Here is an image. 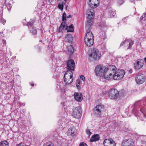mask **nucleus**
Segmentation results:
<instances>
[{
	"label": "nucleus",
	"instance_id": "e433bc0d",
	"mask_svg": "<svg viewBox=\"0 0 146 146\" xmlns=\"http://www.w3.org/2000/svg\"><path fill=\"white\" fill-rule=\"evenodd\" d=\"M127 40H125L124 41H123L121 43L120 46L121 47L125 43H127Z\"/></svg>",
	"mask_w": 146,
	"mask_h": 146
},
{
	"label": "nucleus",
	"instance_id": "f8f14e48",
	"mask_svg": "<svg viewBox=\"0 0 146 146\" xmlns=\"http://www.w3.org/2000/svg\"><path fill=\"white\" fill-rule=\"evenodd\" d=\"M33 21H32L31 22V21L28 22L27 25L29 28V30L30 32L33 34V35H35L36 34L37 30L35 27H34L33 26Z\"/></svg>",
	"mask_w": 146,
	"mask_h": 146
},
{
	"label": "nucleus",
	"instance_id": "603ef678",
	"mask_svg": "<svg viewBox=\"0 0 146 146\" xmlns=\"http://www.w3.org/2000/svg\"><path fill=\"white\" fill-rule=\"evenodd\" d=\"M22 105L23 106H25V104H22Z\"/></svg>",
	"mask_w": 146,
	"mask_h": 146
},
{
	"label": "nucleus",
	"instance_id": "dca6fc26",
	"mask_svg": "<svg viewBox=\"0 0 146 146\" xmlns=\"http://www.w3.org/2000/svg\"><path fill=\"white\" fill-rule=\"evenodd\" d=\"M76 130L74 127H71L68 130L67 134L69 136L73 137L76 134Z\"/></svg>",
	"mask_w": 146,
	"mask_h": 146
},
{
	"label": "nucleus",
	"instance_id": "7ed1b4c3",
	"mask_svg": "<svg viewBox=\"0 0 146 146\" xmlns=\"http://www.w3.org/2000/svg\"><path fill=\"white\" fill-rule=\"evenodd\" d=\"M86 13L88 15L87 19V23L86 24V27L89 25H92L94 22V18L95 14L94 11L92 9H88L86 11Z\"/></svg>",
	"mask_w": 146,
	"mask_h": 146
},
{
	"label": "nucleus",
	"instance_id": "9b49d317",
	"mask_svg": "<svg viewBox=\"0 0 146 146\" xmlns=\"http://www.w3.org/2000/svg\"><path fill=\"white\" fill-rule=\"evenodd\" d=\"M103 144L104 146H115L116 145L115 142L111 138L105 139Z\"/></svg>",
	"mask_w": 146,
	"mask_h": 146
},
{
	"label": "nucleus",
	"instance_id": "cd10ccee",
	"mask_svg": "<svg viewBox=\"0 0 146 146\" xmlns=\"http://www.w3.org/2000/svg\"><path fill=\"white\" fill-rule=\"evenodd\" d=\"M60 3L58 5V8L61 9V10H62L63 9V5L65 4V3H63V1H60H60H59Z\"/></svg>",
	"mask_w": 146,
	"mask_h": 146
},
{
	"label": "nucleus",
	"instance_id": "a19ab883",
	"mask_svg": "<svg viewBox=\"0 0 146 146\" xmlns=\"http://www.w3.org/2000/svg\"><path fill=\"white\" fill-rule=\"evenodd\" d=\"M16 146H23V145H22V144L21 143H20L19 144H17Z\"/></svg>",
	"mask_w": 146,
	"mask_h": 146
},
{
	"label": "nucleus",
	"instance_id": "f704fd0d",
	"mask_svg": "<svg viewBox=\"0 0 146 146\" xmlns=\"http://www.w3.org/2000/svg\"><path fill=\"white\" fill-rule=\"evenodd\" d=\"M86 133L89 136H90L91 134H92V133L90 131L89 129H86Z\"/></svg>",
	"mask_w": 146,
	"mask_h": 146
},
{
	"label": "nucleus",
	"instance_id": "f257e3e1",
	"mask_svg": "<svg viewBox=\"0 0 146 146\" xmlns=\"http://www.w3.org/2000/svg\"><path fill=\"white\" fill-rule=\"evenodd\" d=\"M116 70V67L113 65H110L105 68L104 70L105 78L107 80L113 78Z\"/></svg>",
	"mask_w": 146,
	"mask_h": 146
},
{
	"label": "nucleus",
	"instance_id": "8fccbe9b",
	"mask_svg": "<svg viewBox=\"0 0 146 146\" xmlns=\"http://www.w3.org/2000/svg\"><path fill=\"white\" fill-rule=\"evenodd\" d=\"M145 62H146V57L145 58Z\"/></svg>",
	"mask_w": 146,
	"mask_h": 146
},
{
	"label": "nucleus",
	"instance_id": "c85d7f7f",
	"mask_svg": "<svg viewBox=\"0 0 146 146\" xmlns=\"http://www.w3.org/2000/svg\"><path fill=\"white\" fill-rule=\"evenodd\" d=\"M110 16L111 17H114L115 15H116V11H115L114 10H111L110 12Z\"/></svg>",
	"mask_w": 146,
	"mask_h": 146
},
{
	"label": "nucleus",
	"instance_id": "f03ea898",
	"mask_svg": "<svg viewBox=\"0 0 146 146\" xmlns=\"http://www.w3.org/2000/svg\"><path fill=\"white\" fill-rule=\"evenodd\" d=\"M85 43L88 46H91L94 43V36L92 33L90 31H87L85 37Z\"/></svg>",
	"mask_w": 146,
	"mask_h": 146
},
{
	"label": "nucleus",
	"instance_id": "aec40b11",
	"mask_svg": "<svg viewBox=\"0 0 146 146\" xmlns=\"http://www.w3.org/2000/svg\"><path fill=\"white\" fill-rule=\"evenodd\" d=\"M64 40L66 42H71L73 40V37L71 35L68 34L65 37Z\"/></svg>",
	"mask_w": 146,
	"mask_h": 146
},
{
	"label": "nucleus",
	"instance_id": "6e6552de",
	"mask_svg": "<svg viewBox=\"0 0 146 146\" xmlns=\"http://www.w3.org/2000/svg\"><path fill=\"white\" fill-rule=\"evenodd\" d=\"M82 110L80 107L78 106L75 108L73 111L72 115L74 117L79 118L82 116Z\"/></svg>",
	"mask_w": 146,
	"mask_h": 146
},
{
	"label": "nucleus",
	"instance_id": "393cba45",
	"mask_svg": "<svg viewBox=\"0 0 146 146\" xmlns=\"http://www.w3.org/2000/svg\"><path fill=\"white\" fill-rule=\"evenodd\" d=\"M66 23L65 22H62L60 27V28L59 29V31H62L63 30L65 29V28H66Z\"/></svg>",
	"mask_w": 146,
	"mask_h": 146
},
{
	"label": "nucleus",
	"instance_id": "bb28decb",
	"mask_svg": "<svg viewBox=\"0 0 146 146\" xmlns=\"http://www.w3.org/2000/svg\"><path fill=\"white\" fill-rule=\"evenodd\" d=\"M9 143L6 141H1L0 143V146H9Z\"/></svg>",
	"mask_w": 146,
	"mask_h": 146
},
{
	"label": "nucleus",
	"instance_id": "de8ad7c7",
	"mask_svg": "<svg viewBox=\"0 0 146 146\" xmlns=\"http://www.w3.org/2000/svg\"><path fill=\"white\" fill-rule=\"evenodd\" d=\"M31 85L32 86H34V84H31Z\"/></svg>",
	"mask_w": 146,
	"mask_h": 146
},
{
	"label": "nucleus",
	"instance_id": "f3484780",
	"mask_svg": "<svg viewBox=\"0 0 146 146\" xmlns=\"http://www.w3.org/2000/svg\"><path fill=\"white\" fill-rule=\"evenodd\" d=\"M75 99L78 102H80L83 99L82 95L81 93L75 92L74 94Z\"/></svg>",
	"mask_w": 146,
	"mask_h": 146
},
{
	"label": "nucleus",
	"instance_id": "b1692460",
	"mask_svg": "<svg viewBox=\"0 0 146 146\" xmlns=\"http://www.w3.org/2000/svg\"><path fill=\"white\" fill-rule=\"evenodd\" d=\"M94 113L97 115H100L101 114V111L99 110V109L97 107V106L95 107L94 108Z\"/></svg>",
	"mask_w": 146,
	"mask_h": 146
},
{
	"label": "nucleus",
	"instance_id": "39448f33",
	"mask_svg": "<svg viewBox=\"0 0 146 146\" xmlns=\"http://www.w3.org/2000/svg\"><path fill=\"white\" fill-rule=\"evenodd\" d=\"M109 98L111 99H116L119 96H123L119 94L118 91L115 89H111L108 92Z\"/></svg>",
	"mask_w": 146,
	"mask_h": 146
},
{
	"label": "nucleus",
	"instance_id": "423d86ee",
	"mask_svg": "<svg viewBox=\"0 0 146 146\" xmlns=\"http://www.w3.org/2000/svg\"><path fill=\"white\" fill-rule=\"evenodd\" d=\"M105 68L100 65L97 66L95 69V72L96 75L98 76H104V70Z\"/></svg>",
	"mask_w": 146,
	"mask_h": 146
},
{
	"label": "nucleus",
	"instance_id": "6ab92c4d",
	"mask_svg": "<svg viewBox=\"0 0 146 146\" xmlns=\"http://www.w3.org/2000/svg\"><path fill=\"white\" fill-rule=\"evenodd\" d=\"M134 68L135 69H139L143 66V65L139 61H138L137 62L134 63Z\"/></svg>",
	"mask_w": 146,
	"mask_h": 146
},
{
	"label": "nucleus",
	"instance_id": "37998d69",
	"mask_svg": "<svg viewBox=\"0 0 146 146\" xmlns=\"http://www.w3.org/2000/svg\"><path fill=\"white\" fill-rule=\"evenodd\" d=\"M120 1V0H119V1ZM120 1H121V4H122L123 3H124V0H121Z\"/></svg>",
	"mask_w": 146,
	"mask_h": 146
},
{
	"label": "nucleus",
	"instance_id": "4468645a",
	"mask_svg": "<svg viewBox=\"0 0 146 146\" xmlns=\"http://www.w3.org/2000/svg\"><path fill=\"white\" fill-rule=\"evenodd\" d=\"M88 4L92 8H95L98 6L99 4V0H89Z\"/></svg>",
	"mask_w": 146,
	"mask_h": 146
},
{
	"label": "nucleus",
	"instance_id": "5701e85b",
	"mask_svg": "<svg viewBox=\"0 0 146 146\" xmlns=\"http://www.w3.org/2000/svg\"><path fill=\"white\" fill-rule=\"evenodd\" d=\"M68 52L69 53L70 55L71 56L74 52V48L73 46L71 45L68 46Z\"/></svg>",
	"mask_w": 146,
	"mask_h": 146
},
{
	"label": "nucleus",
	"instance_id": "c9c22d12",
	"mask_svg": "<svg viewBox=\"0 0 146 146\" xmlns=\"http://www.w3.org/2000/svg\"><path fill=\"white\" fill-rule=\"evenodd\" d=\"M79 146H88V145L85 143L82 142L79 144Z\"/></svg>",
	"mask_w": 146,
	"mask_h": 146
},
{
	"label": "nucleus",
	"instance_id": "c03bdc74",
	"mask_svg": "<svg viewBox=\"0 0 146 146\" xmlns=\"http://www.w3.org/2000/svg\"><path fill=\"white\" fill-rule=\"evenodd\" d=\"M67 18H71V16L70 15H69L68 16H67Z\"/></svg>",
	"mask_w": 146,
	"mask_h": 146
},
{
	"label": "nucleus",
	"instance_id": "2eb2a0df",
	"mask_svg": "<svg viewBox=\"0 0 146 146\" xmlns=\"http://www.w3.org/2000/svg\"><path fill=\"white\" fill-rule=\"evenodd\" d=\"M122 146H133L134 143L130 139L125 140L123 141Z\"/></svg>",
	"mask_w": 146,
	"mask_h": 146
},
{
	"label": "nucleus",
	"instance_id": "a211bd4d",
	"mask_svg": "<svg viewBox=\"0 0 146 146\" xmlns=\"http://www.w3.org/2000/svg\"><path fill=\"white\" fill-rule=\"evenodd\" d=\"M100 137L98 134H94L91 137L90 141L91 142L96 141L100 139Z\"/></svg>",
	"mask_w": 146,
	"mask_h": 146
},
{
	"label": "nucleus",
	"instance_id": "c756f323",
	"mask_svg": "<svg viewBox=\"0 0 146 146\" xmlns=\"http://www.w3.org/2000/svg\"><path fill=\"white\" fill-rule=\"evenodd\" d=\"M80 81L79 80H77L76 81V86L78 89H80Z\"/></svg>",
	"mask_w": 146,
	"mask_h": 146
},
{
	"label": "nucleus",
	"instance_id": "ea45409f",
	"mask_svg": "<svg viewBox=\"0 0 146 146\" xmlns=\"http://www.w3.org/2000/svg\"><path fill=\"white\" fill-rule=\"evenodd\" d=\"M67 0H57L59 2V1H60H60H63V3H66V1Z\"/></svg>",
	"mask_w": 146,
	"mask_h": 146
},
{
	"label": "nucleus",
	"instance_id": "412c9836",
	"mask_svg": "<svg viewBox=\"0 0 146 146\" xmlns=\"http://www.w3.org/2000/svg\"><path fill=\"white\" fill-rule=\"evenodd\" d=\"M140 21L143 23H145L146 22V14L143 13L142 15L140 17Z\"/></svg>",
	"mask_w": 146,
	"mask_h": 146
},
{
	"label": "nucleus",
	"instance_id": "49530a36",
	"mask_svg": "<svg viewBox=\"0 0 146 146\" xmlns=\"http://www.w3.org/2000/svg\"><path fill=\"white\" fill-rule=\"evenodd\" d=\"M43 146H53L51 145H44Z\"/></svg>",
	"mask_w": 146,
	"mask_h": 146
},
{
	"label": "nucleus",
	"instance_id": "864d4df0",
	"mask_svg": "<svg viewBox=\"0 0 146 146\" xmlns=\"http://www.w3.org/2000/svg\"><path fill=\"white\" fill-rule=\"evenodd\" d=\"M137 1H141V0H136Z\"/></svg>",
	"mask_w": 146,
	"mask_h": 146
},
{
	"label": "nucleus",
	"instance_id": "2f4dec72",
	"mask_svg": "<svg viewBox=\"0 0 146 146\" xmlns=\"http://www.w3.org/2000/svg\"><path fill=\"white\" fill-rule=\"evenodd\" d=\"M66 15L65 12H64L62 16V20L63 21H66Z\"/></svg>",
	"mask_w": 146,
	"mask_h": 146
},
{
	"label": "nucleus",
	"instance_id": "4be33fe9",
	"mask_svg": "<svg viewBox=\"0 0 146 146\" xmlns=\"http://www.w3.org/2000/svg\"><path fill=\"white\" fill-rule=\"evenodd\" d=\"M65 30H67V31L68 32H72L74 31V26L72 24H71L68 27L67 26H66Z\"/></svg>",
	"mask_w": 146,
	"mask_h": 146
},
{
	"label": "nucleus",
	"instance_id": "0eeeda50",
	"mask_svg": "<svg viewBox=\"0 0 146 146\" xmlns=\"http://www.w3.org/2000/svg\"><path fill=\"white\" fill-rule=\"evenodd\" d=\"M101 56L100 52L96 48L93 49L91 53L89 55V56L92 57L96 60H99Z\"/></svg>",
	"mask_w": 146,
	"mask_h": 146
},
{
	"label": "nucleus",
	"instance_id": "20e7f679",
	"mask_svg": "<svg viewBox=\"0 0 146 146\" xmlns=\"http://www.w3.org/2000/svg\"><path fill=\"white\" fill-rule=\"evenodd\" d=\"M72 70H69L65 72L64 77V82L67 84H70L73 80V75Z\"/></svg>",
	"mask_w": 146,
	"mask_h": 146
},
{
	"label": "nucleus",
	"instance_id": "9d476101",
	"mask_svg": "<svg viewBox=\"0 0 146 146\" xmlns=\"http://www.w3.org/2000/svg\"><path fill=\"white\" fill-rule=\"evenodd\" d=\"M135 79L137 83L141 84L145 81V78L143 74H139L135 78Z\"/></svg>",
	"mask_w": 146,
	"mask_h": 146
},
{
	"label": "nucleus",
	"instance_id": "09e8293b",
	"mask_svg": "<svg viewBox=\"0 0 146 146\" xmlns=\"http://www.w3.org/2000/svg\"><path fill=\"white\" fill-rule=\"evenodd\" d=\"M103 38V39H104L105 38V36H104V37L103 38Z\"/></svg>",
	"mask_w": 146,
	"mask_h": 146
},
{
	"label": "nucleus",
	"instance_id": "79ce46f5",
	"mask_svg": "<svg viewBox=\"0 0 146 146\" xmlns=\"http://www.w3.org/2000/svg\"><path fill=\"white\" fill-rule=\"evenodd\" d=\"M67 76V77H66V80H67V81H68L69 80H70V77L69 78V76L68 77V76Z\"/></svg>",
	"mask_w": 146,
	"mask_h": 146
},
{
	"label": "nucleus",
	"instance_id": "72a5a7b5",
	"mask_svg": "<svg viewBox=\"0 0 146 146\" xmlns=\"http://www.w3.org/2000/svg\"><path fill=\"white\" fill-rule=\"evenodd\" d=\"M6 6L9 10H10L11 8V5L10 3H8L6 5Z\"/></svg>",
	"mask_w": 146,
	"mask_h": 146
},
{
	"label": "nucleus",
	"instance_id": "473e14b6",
	"mask_svg": "<svg viewBox=\"0 0 146 146\" xmlns=\"http://www.w3.org/2000/svg\"><path fill=\"white\" fill-rule=\"evenodd\" d=\"M6 22V21L3 18H1L0 19V22L3 24V25H4L5 23Z\"/></svg>",
	"mask_w": 146,
	"mask_h": 146
},
{
	"label": "nucleus",
	"instance_id": "a18cd8bd",
	"mask_svg": "<svg viewBox=\"0 0 146 146\" xmlns=\"http://www.w3.org/2000/svg\"><path fill=\"white\" fill-rule=\"evenodd\" d=\"M129 72L130 73H131L132 72V70H131V69H130L129 70Z\"/></svg>",
	"mask_w": 146,
	"mask_h": 146
},
{
	"label": "nucleus",
	"instance_id": "1a4fd4ad",
	"mask_svg": "<svg viewBox=\"0 0 146 146\" xmlns=\"http://www.w3.org/2000/svg\"><path fill=\"white\" fill-rule=\"evenodd\" d=\"M125 74V71L122 69H119L116 71L115 75L113 76L114 80L120 79L123 78Z\"/></svg>",
	"mask_w": 146,
	"mask_h": 146
},
{
	"label": "nucleus",
	"instance_id": "58836bf2",
	"mask_svg": "<svg viewBox=\"0 0 146 146\" xmlns=\"http://www.w3.org/2000/svg\"><path fill=\"white\" fill-rule=\"evenodd\" d=\"M101 26L102 27H105L107 26V25L105 22H102L101 24Z\"/></svg>",
	"mask_w": 146,
	"mask_h": 146
},
{
	"label": "nucleus",
	"instance_id": "ddd939ff",
	"mask_svg": "<svg viewBox=\"0 0 146 146\" xmlns=\"http://www.w3.org/2000/svg\"><path fill=\"white\" fill-rule=\"evenodd\" d=\"M75 62L72 59L68 60L67 64V69L71 70H74V69Z\"/></svg>",
	"mask_w": 146,
	"mask_h": 146
},
{
	"label": "nucleus",
	"instance_id": "a878e982",
	"mask_svg": "<svg viewBox=\"0 0 146 146\" xmlns=\"http://www.w3.org/2000/svg\"><path fill=\"white\" fill-rule=\"evenodd\" d=\"M127 43H129V46L127 49H129L131 48L132 46L134 43V41L133 40L129 39L128 40H127Z\"/></svg>",
	"mask_w": 146,
	"mask_h": 146
},
{
	"label": "nucleus",
	"instance_id": "3c124183",
	"mask_svg": "<svg viewBox=\"0 0 146 146\" xmlns=\"http://www.w3.org/2000/svg\"><path fill=\"white\" fill-rule=\"evenodd\" d=\"M131 1L132 2H133V0H131Z\"/></svg>",
	"mask_w": 146,
	"mask_h": 146
},
{
	"label": "nucleus",
	"instance_id": "4c0bfd02",
	"mask_svg": "<svg viewBox=\"0 0 146 146\" xmlns=\"http://www.w3.org/2000/svg\"><path fill=\"white\" fill-rule=\"evenodd\" d=\"M80 79L82 80L83 81H85V79L84 76L83 75H81L80 76Z\"/></svg>",
	"mask_w": 146,
	"mask_h": 146
},
{
	"label": "nucleus",
	"instance_id": "7c9ffc66",
	"mask_svg": "<svg viewBox=\"0 0 146 146\" xmlns=\"http://www.w3.org/2000/svg\"><path fill=\"white\" fill-rule=\"evenodd\" d=\"M97 107L99 109V110L100 111H102V110H103L104 108V106L103 105H98L97 106Z\"/></svg>",
	"mask_w": 146,
	"mask_h": 146
}]
</instances>
